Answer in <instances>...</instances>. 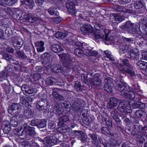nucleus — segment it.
I'll return each instance as SVG.
<instances>
[{"label":"nucleus","instance_id":"39448f33","mask_svg":"<svg viewBox=\"0 0 147 147\" xmlns=\"http://www.w3.org/2000/svg\"><path fill=\"white\" fill-rule=\"evenodd\" d=\"M119 78L120 79L119 80V82L115 86V89L122 93L127 92V84L123 81L122 76H120Z\"/></svg>","mask_w":147,"mask_h":147},{"label":"nucleus","instance_id":"a19ab883","mask_svg":"<svg viewBox=\"0 0 147 147\" xmlns=\"http://www.w3.org/2000/svg\"><path fill=\"white\" fill-rule=\"evenodd\" d=\"M37 125V127L39 129L44 128L47 125V121L43 119L39 120Z\"/></svg>","mask_w":147,"mask_h":147},{"label":"nucleus","instance_id":"8fccbe9b","mask_svg":"<svg viewBox=\"0 0 147 147\" xmlns=\"http://www.w3.org/2000/svg\"><path fill=\"white\" fill-rule=\"evenodd\" d=\"M28 100L31 101L32 100V98L27 97L25 96H21L20 97V102L22 104H26V102L28 101Z\"/></svg>","mask_w":147,"mask_h":147},{"label":"nucleus","instance_id":"aec40b11","mask_svg":"<svg viewBox=\"0 0 147 147\" xmlns=\"http://www.w3.org/2000/svg\"><path fill=\"white\" fill-rule=\"evenodd\" d=\"M125 92L121 93V95L127 99H133L135 98L136 93L134 92L129 90V91H128V92Z\"/></svg>","mask_w":147,"mask_h":147},{"label":"nucleus","instance_id":"72a5a7b5","mask_svg":"<svg viewBox=\"0 0 147 147\" xmlns=\"http://www.w3.org/2000/svg\"><path fill=\"white\" fill-rule=\"evenodd\" d=\"M24 114L26 118H29L33 116L32 110L30 109L27 108L24 109Z\"/></svg>","mask_w":147,"mask_h":147},{"label":"nucleus","instance_id":"7ed1b4c3","mask_svg":"<svg viewBox=\"0 0 147 147\" xmlns=\"http://www.w3.org/2000/svg\"><path fill=\"white\" fill-rule=\"evenodd\" d=\"M15 13L18 20L28 21L30 22H36L39 19L38 17H35L25 15L23 13L21 10L17 9L15 11Z\"/></svg>","mask_w":147,"mask_h":147},{"label":"nucleus","instance_id":"a211bd4d","mask_svg":"<svg viewBox=\"0 0 147 147\" xmlns=\"http://www.w3.org/2000/svg\"><path fill=\"white\" fill-rule=\"evenodd\" d=\"M80 30L84 34H88L92 33V27L90 25H85L81 27Z\"/></svg>","mask_w":147,"mask_h":147},{"label":"nucleus","instance_id":"bf43d9fd","mask_svg":"<svg viewBox=\"0 0 147 147\" xmlns=\"http://www.w3.org/2000/svg\"><path fill=\"white\" fill-rule=\"evenodd\" d=\"M14 132L16 135L19 136H22L24 132L25 133V131H24V130H19L18 129H15L14 130Z\"/></svg>","mask_w":147,"mask_h":147},{"label":"nucleus","instance_id":"412c9836","mask_svg":"<svg viewBox=\"0 0 147 147\" xmlns=\"http://www.w3.org/2000/svg\"><path fill=\"white\" fill-rule=\"evenodd\" d=\"M118 99L114 97L110 98L109 101L107 106L108 108L111 109L116 107L117 104Z\"/></svg>","mask_w":147,"mask_h":147},{"label":"nucleus","instance_id":"49530a36","mask_svg":"<svg viewBox=\"0 0 147 147\" xmlns=\"http://www.w3.org/2000/svg\"><path fill=\"white\" fill-rule=\"evenodd\" d=\"M57 82V80L53 78H48L46 80V83L47 85H51Z\"/></svg>","mask_w":147,"mask_h":147},{"label":"nucleus","instance_id":"ea45409f","mask_svg":"<svg viewBox=\"0 0 147 147\" xmlns=\"http://www.w3.org/2000/svg\"><path fill=\"white\" fill-rule=\"evenodd\" d=\"M111 115L116 121H119V119H117L118 117V113L117 110L114 109L111 112Z\"/></svg>","mask_w":147,"mask_h":147},{"label":"nucleus","instance_id":"0e129e2a","mask_svg":"<svg viewBox=\"0 0 147 147\" xmlns=\"http://www.w3.org/2000/svg\"><path fill=\"white\" fill-rule=\"evenodd\" d=\"M5 34L8 37H9L12 34V32L9 28H7L5 30Z\"/></svg>","mask_w":147,"mask_h":147},{"label":"nucleus","instance_id":"69168bd1","mask_svg":"<svg viewBox=\"0 0 147 147\" xmlns=\"http://www.w3.org/2000/svg\"><path fill=\"white\" fill-rule=\"evenodd\" d=\"M122 38L125 42H126L128 43H132L134 40L132 38H127L124 37H122Z\"/></svg>","mask_w":147,"mask_h":147},{"label":"nucleus","instance_id":"2eb2a0df","mask_svg":"<svg viewBox=\"0 0 147 147\" xmlns=\"http://www.w3.org/2000/svg\"><path fill=\"white\" fill-rule=\"evenodd\" d=\"M45 56L44 60L42 62V63L44 66L47 69H49L52 66L51 64V61L50 60V58L47 57V56H49V54L45 53L44 54Z\"/></svg>","mask_w":147,"mask_h":147},{"label":"nucleus","instance_id":"4d7b16f0","mask_svg":"<svg viewBox=\"0 0 147 147\" xmlns=\"http://www.w3.org/2000/svg\"><path fill=\"white\" fill-rule=\"evenodd\" d=\"M95 38L96 39H98L99 38L102 39L104 36V34L103 33L101 32H98L97 33H93Z\"/></svg>","mask_w":147,"mask_h":147},{"label":"nucleus","instance_id":"6e6d98bb","mask_svg":"<svg viewBox=\"0 0 147 147\" xmlns=\"http://www.w3.org/2000/svg\"><path fill=\"white\" fill-rule=\"evenodd\" d=\"M135 114L136 116L139 118H141L144 115V113L142 110H138L135 112Z\"/></svg>","mask_w":147,"mask_h":147},{"label":"nucleus","instance_id":"f8f14e48","mask_svg":"<svg viewBox=\"0 0 147 147\" xmlns=\"http://www.w3.org/2000/svg\"><path fill=\"white\" fill-rule=\"evenodd\" d=\"M48 102L45 99H41L36 102V108L40 110H46L47 109Z\"/></svg>","mask_w":147,"mask_h":147},{"label":"nucleus","instance_id":"6e6552de","mask_svg":"<svg viewBox=\"0 0 147 147\" xmlns=\"http://www.w3.org/2000/svg\"><path fill=\"white\" fill-rule=\"evenodd\" d=\"M100 75L99 74H95L89 80V82L91 85L95 86H99L102 83L101 80L100 78Z\"/></svg>","mask_w":147,"mask_h":147},{"label":"nucleus","instance_id":"e2e57ef3","mask_svg":"<svg viewBox=\"0 0 147 147\" xmlns=\"http://www.w3.org/2000/svg\"><path fill=\"white\" fill-rule=\"evenodd\" d=\"M39 120L38 119L32 120L30 122V125L32 126H36L37 127Z\"/></svg>","mask_w":147,"mask_h":147},{"label":"nucleus","instance_id":"2f4dec72","mask_svg":"<svg viewBox=\"0 0 147 147\" xmlns=\"http://www.w3.org/2000/svg\"><path fill=\"white\" fill-rule=\"evenodd\" d=\"M137 66L141 69L146 70L147 72V63L142 61H139L136 63Z\"/></svg>","mask_w":147,"mask_h":147},{"label":"nucleus","instance_id":"f704fd0d","mask_svg":"<svg viewBox=\"0 0 147 147\" xmlns=\"http://www.w3.org/2000/svg\"><path fill=\"white\" fill-rule=\"evenodd\" d=\"M5 124L4 122L2 124V127L4 133L5 134H8L11 130V127L9 123Z\"/></svg>","mask_w":147,"mask_h":147},{"label":"nucleus","instance_id":"cd10ccee","mask_svg":"<svg viewBox=\"0 0 147 147\" xmlns=\"http://www.w3.org/2000/svg\"><path fill=\"white\" fill-rule=\"evenodd\" d=\"M53 103V112L56 114H58L59 115L62 113L61 111L59 108L60 103L56 101H54Z\"/></svg>","mask_w":147,"mask_h":147},{"label":"nucleus","instance_id":"de8ad7c7","mask_svg":"<svg viewBox=\"0 0 147 147\" xmlns=\"http://www.w3.org/2000/svg\"><path fill=\"white\" fill-rule=\"evenodd\" d=\"M128 88L129 90L133 91L135 93L140 91V87L138 86L135 84H133L131 86H129Z\"/></svg>","mask_w":147,"mask_h":147},{"label":"nucleus","instance_id":"338daca9","mask_svg":"<svg viewBox=\"0 0 147 147\" xmlns=\"http://www.w3.org/2000/svg\"><path fill=\"white\" fill-rule=\"evenodd\" d=\"M74 132L76 135L78 136L79 137V138H80L82 135H84V134L82 131L80 130H74Z\"/></svg>","mask_w":147,"mask_h":147},{"label":"nucleus","instance_id":"680f3d73","mask_svg":"<svg viewBox=\"0 0 147 147\" xmlns=\"http://www.w3.org/2000/svg\"><path fill=\"white\" fill-rule=\"evenodd\" d=\"M61 20L62 19L61 18L58 17L53 18L51 21H53L55 24H58L60 23Z\"/></svg>","mask_w":147,"mask_h":147},{"label":"nucleus","instance_id":"4468645a","mask_svg":"<svg viewBox=\"0 0 147 147\" xmlns=\"http://www.w3.org/2000/svg\"><path fill=\"white\" fill-rule=\"evenodd\" d=\"M129 104L130 107L133 109L140 108L143 109L145 107V105L138 101L132 100L129 102Z\"/></svg>","mask_w":147,"mask_h":147},{"label":"nucleus","instance_id":"dca6fc26","mask_svg":"<svg viewBox=\"0 0 147 147\" xmlns=\"http://www.w3.org/2000/svg\"><path fill=\"white\" fill-rule=\"evenodd\" d=\"M127 107L126 105L124 102H121L119 103L117 109L119 111L121 112L130 113V110Z\"/></svg>","mask_w":147,"mask_h":147},{"label":"nucleus","instance_id":"9d476101","mask_svg":"<svg viewBox=\"0 0 147 147\" xmlns=\"http://www.w3.org/2000/svg\"><path fill=\"white\" fill-rule=\"evenodd\" d=\"M11 42L16 49H19L23 46V42L20 37L14 36L11 38Z\"/></svg>","mask_w":147,"mask_h":147},{"label":"nucleus","instance_id":"5701e85b","mask_svg":"<svg viewBox=\"0 0 147 147\" xmlns=\"http://www.w3.org/2000/svg\"><path fill=\"white\" fill-rule=\"evenodd\" d=\"M56 142V140L54 139L53 136H47L43 140V143L46 145H53Z\"/></svg>","mask_w":147,"mask_h":147},{"label":"nucleus","instance_id":"20e7f679","mask_svg":"<svg viewBox=\"0 0 147 147\" xmlns=\"http://www.w3.org/2000/svg\"><path fill=\"white\" fill-rule=\"evenodd\" d=\"M105 84L104 85V89L106 92L111 93L113 92V87L114 86L113 80L110 77L105 78Z\"/></svg>","mask_w":147,"mask_h":147},{"label":"nucleus","instance_id":"09e8293b","mask_svg":"<svg viewBox=\"0 0 147 147\" xmlns=\"http://www.w3.org/2000/svg\"><path fill=\"white\" fill-rule=\"evenodd\" d=\"M143 127L139 124L134 125L133 127V131L131 132H134V133H139L141 131Z\"/></svg>","mask_w":147,"mask_h":147},{"label":"nucleus","instance_id":"423d86ee","mask_svg":"<svg viewBox=\"0 0 147 147\" xmlns=\"http://www.w3.org/2000/svg\"><path fill=\"white\" fill-rule=\"evenodd\" d=\"M59 56L63 63L69 65V68H71V65L73 62V58L71 55L68 54L63 53Z\"/></svg>","mask_w":147,"mask_h":147},{"label":"nucleus","instance_id":"6ab92c4d","mask_svg":"<svg viewBox=\"0 0 147 147\" xmlns=\"http://www.w3.org/2000/svg\"><path fill=\"white\" fill-rule=\"evenodd\" d=\"M24 127L25 128L24 130L26 134L25 137L26 138L29 137V136L30 135H34L36 134V132L34 127L26 126H24Z\"/></svg>","mask_w":147,"mask_h":147},{"label":"nucleus","instance_id":"a18cd8bd","mask_svg":"<svg viewBox=\"0 0 147 147\" xmlns=\"http://www.w3.org/2000/svg\"><path fill=\"white\" fill-rule=\"evenodd\" d=\"M114 8L113 9H115L116 11H117V12L118 14H121V13H120V12H125L126 10V8L122 6L119 5H117L114 7Z\"/></svg>","mask_w":147,"mask_h":147},{"label":"nucleus","instance_id":"ddd939ff","mask_svg":"<svg viewBox=\"0 0 147 147\" xmlns=\"http://www.w3.org/2000/svg\"><path fill=\"white\" fill-rule=\"evenodd\" d=\"M133 5L135 8L140 9V11L141 13H142L146 10L144 2L140 0L134 1Z\"/></svg>","mask_w":147,"mask_h":147},{"label":"nucleus","instance_id":"58836bf2","mask_svg":"<svg viewBox=\"0 0 147 147\" xmlns=\"http://www.w3.org/2000/svg\"><path fill=\"white\" fill-rule=\"evenodd\" d=\"M105 53L106 55L105 58L106 60L108 61H115V59L113 56L111 55L110 51H105Z\"/></svg>","mask_w":147,"mask_h":147},{"label":"nucleus","instance_id":"b1692460","mask_svg":"<svg viewBox=\"0 0 147 147\" xmlns=\"http://www.w3.org/2000/svg\"><path fill=\"white\" fill-rule=\"evenodd\" d=\"M93 74L91 71L89 72L87 74H82L81 77L84 82L86 84L88 85L89 81H88V78L89 80L91 78Z\"/></svg>","mask_w":147,"mask_h":147},{"label":"nucleus","instance_id":"9b49d317","mask_svg":"<svg viewBox=\"0 0 147 147\" xmlns=\"http://www.w3.org/2000/svg\"><path fill=\"white\" fill-rule=\"evenodd\" d=\"M71 107L73 110L75 112H80L83 109L80 101L78 99H75L72 103Z\"/></svg>","mask_w":147,"mask_h":147},{"label":"nucleus","instance_id":"79ce46f5","mask_svg":"<svg viewBox=\"0 0 147 147\" xmlns=\"http://www.w3.org/2000/svg\"><path fill=\"white\" fill-rule=\"evenodd\" d=\"M102 31H103V34L105 35V40H106L105 42V44L107 45H109V43H107V42H108V41H111L112 40V39H111L108 36V35L109 33V30L106 29L105 28V29H104Z\"/></svg>","mask_w":147,"mask_h":147},{"label":"nucleus","instance_id":"864d4df0","mask_svg":"<svg viewBox=\"0 0 147 147\" xmlns=\"http://www.w3.org/2000/svg\"><path fill=\"white\" fill-rule=\"evenodd\" d=\"M70 44H72L73 45L75 46V47L77 49L79 48L82 46V43L80 42H75L74 40H71L69 41Z\"/></svg>","mask_w":147,"mask_h":147},{"label":"nucleus","instance_id":"774afa93","mask_svg":"<svg viewBox=\"0 0 147 147\" xmlns=\"http://www.w3.org/2000/svg\"><path fill=\"white\" fill-rule=\"evenodd\" d=\"M74 132L76 135L78 136L79 137V138H80L82 135H84V134L82 131L80 130H74Z\"/></svg>","mask_w":147,"mask_h":147},{"label":"nucleus","instance_id":"052dcab7","mask_svg":"<svg viewBox=\"0 0 147 147\" xmlns=\"http://www.w3.org/2000/svg\"><path fill=\"white\" fill-rule=\"evenodd\" d=\"M83 123L87 125H88L91 121L90 118L89 119L87 117H85L83 118Z\"/></svg>","mask_w":147,"mask_h":147},{"label":"nucleus","instance_id":"13d9d810","mask_svg":"<svg viewBox=\"0 0 147 147\" xmlns=\"http://www.w3.org/2000/svg\"><path fill=\"white\" fill-rule=\"evenodd\" d=\"M74 88L78 91H79L81 90V84L78 81H76L75 82L74 85Z\"/></svg>","mask_w":147,"mask_h":147},{"label":"nucleus","instance_id":"4be33fe9","mask_svg":"<svg viewBox=\"0 0 147 147\" xmlns=\"http://www.w3.org/2000/svg\"><path fill=\"white\" fill-rule=\"evenodd\" d=\"M69 119L67 116L64 115L59 119V121L58 123V125L61 126L69 122Z\"/></svg>","mask_w":147,"mask_h":147},{"label":"nucleus","instance_id":"4c0bfd02","mask_svg":"<svg viewBox=\"0 0 147 147\" xmlns=\"http://www.w3.org/2000/svg\"><path fill=\"white\" fill-rule=\"evenodd\" d=\"M52 94L53 97L57 99L58 100L60 101H63L64 100V98L63 96L59 94L57 92L53 91Z\"/></svg>","mask_w":147,"mask_h":147},{"label":"nucleus","instance_id":"37998d69","mask_svg":"<svg viewBox=\"0 0 147 147\" xmlns=\"http://www.w3.org/2000/svg\"><path fill=\"white\" fill-rule=\"evenodd\" d=\"M89 136L92 141L93 144L97 146L98 144V139L97 135L94 134H90Z\"/></svg>","mask_w":147,"mask_h":147},{"label":"nucleus","instance_id":"c9c22d12","mask_svg":"<svg viewBox=\"0 0 147 147\" xmlns=\"http://www.w3.org/2000/svg\"><path fill=\"white\" fill-rule=\"evenodd\" d=\"M0 54L2 55L3 57L6 60L10 62L14 61L11 55L4 52H1Z\"/></svg>","mask_w":147,"mask_h":147},{"label":"nucleus","instance_id":"393cba45","mask_svg":"<svg viewBox=\"0 0 147 147\" xmlns=\"http://www.w3.org/2000/svg\"><path fill=\"white\" fill-rule=\"evenodd\" d=\"M119 53L121 54L127 53L129 50V47L128 45L121 43L119 44Z\"/></svg>","mask_w":147,"mask_h":147},{"label":"nucleus","instance_id":"473e14b6","mask_svg":"<svg viewBox=\"0 0 147 147\" xmlns=\"http://www.w3.org/2000/svg\"><path fill=\"white\" fill-rule=\"evenodd\" d=\"M21 3L29 6V9L32 10L34 6V0H23L21 1Z\"/></svg>","mask_w":147,"mask_h":147},{"label":"nucleus","instance_id":"1a4fd4ad","mask_svg":"<svg viewBox=\"0 0 147 147\" xmlns=\"http://www.w3.org/2000/svg\"><path fill=\"white\" fill-rule=\"evenodd\" d=\"M77 3L76 0H71L66 2V7L69 12L71 14L75 13V6Z\"/></svg>","mask_w":147,"mask_h":147},{"label":"nucleus","instance_id":"f257e3e1","mask_svg":"<svg viewBox=\"0 0 147 147\" xmlns=\"http://www.w3.org/2000/svg\"><path fill=\"white\" fill-rule=\"evenodd\" d=\"M120 28L128 33L137 34L140 36V38L142 37L139 26L135 24L130 21H127L124 25L120 26Z\"/></svg>","mask_w":147,"mask_h":147},{"label":"nucleus","instance_id":"a878e982","mask_svg":"<svg viewBox=\"0 0 147 147\" xmlns=\"http://www.w3.org/2000/svg\"><path fill=\"white\" fill-rule=\"evenodd\" d=\"M51 50L54 52L58 53L63 50L62 47L59 44H53L51 46Z\"/></svg>","mask_w":147,"mask_h":147},{"label":"nucleus","instance_id":"3c124183","mask_svg":"<svg viewBox=\"0 0 147 147\" xmlns=\"http://www.w3.org/2000/svg\"><path fill=\"white\" fill-rule=\"evenodd\" d=\"M74 54L79 57H82L83 56L84 52L78 49H75L74 51Z\"/></svg>","mask_w":147,"mask_h":147},{"label":"nucleus","instance_id":"f03ea898","mask_svg":"<svg viewBox=\"0 0 147 147\" xmlns=\"http://www.w3.org/2000/svg\"><path fill=\"white\" fill-rule=\"evenodd\" d=\"M121 61L123 65L118 63L117 65L119 70L124 73H127L129 75L133 76L135 74L133 66L130 63L128 60L126 59H122Z\"/></svg>","mask_w":147,"mask_h":147},{"label":"nucleus","instance_id":"c756f323","mask_svg":"<svg viewBox=\"0 0 147 147\" xmlns=\"http://www.w3.org/2000/svg\"><path fill=\"white\" fill-rule=\"evenodd\" d=\"M101 133L106 136H108L111 138L114 136V134L111 133L108 128L106 127H102L101 128Z\"/></svg>","mask_w":147,"mask_h":147},{"label":"nucleus","instance_id":"0eeeda50","mask_svg":"<svg viewBox=\"0 0 147 147\" xmlns=\"http://www.w3.org/2000/svg\"><path fill=\"white\" fill-rule=\"evenodd\" d=\"M21 107L17 103H13L8 108V113L10 114L16 116L19 114L21 111Z\"/></svg>","mask_w":147,"mask_h":147},{"label":"nucleus","instance_id":"7c9ffc66","mask_svg":"<svg viewBox=\"0 0 147 147\" xmlns=\"http://www.w3.org/2000/svg\"><path fill=\"white\" fill-rule=\"evenodd\" d=\"M35 44L38 52H42L44 50V42L43 41H40L35 42Z\"/></svg>","mask_w":147,"mask_h":147},{"label":"nucleus","instance_id":"f3484780","mask_svg":"<svg viewBox=\"0 0 147 147\" xmlns=\"http://www.w3.org/2000/svg\"><path fill=\"white\" fill-rule=\"evenodd\" d=\"M71 129L67 125L61 126L58 128V131L63 135H67L71 132Z\"/></svg>","mask_w":147,"mask_h":147},{"label":"nucleus","instance_id":"5fc2aeb1","mask_svg":"<svg viewBox=\"0 0 147 147\" xmlns=\"http://www.w3.org/2000/svg\"><path fill=\"white\" fill-rule=\"evenodd\" d=\"M110 143V144L113 147H116L117 146H119L120 144L118 140L114 139L113 138H111V139Z\"/></svg>","mask_w":147,"mask_h":147},{"label":"nucleus","instance_id":"c85d7f7f","mask_svg":"<svg viewBox=\"0 0 147 147\" xmlns=\"http://www.w3.org/2000/svg\"><path fill=\"white\" fill-rule=\"evenodd\" d=\"M20 117L19 115H16L11 118L10 124L11 126L14 127H17L18 124V118Z\"/></svg>","mask_w":147,"mask_h":147},{"label":"nucleus","instance_id":"603ef678","mask_svg":"<svg viewBox=\"0 0 147 147\" xmlns=\"http://www.w3.org/2000/svg\"><path fill=\"white\" fill-rule=\"evenodd\" d=\"M112 18L116 19L119 22H121L124 20V18L122 16H115L114 14H112L110 15V19Z\"/></svg>","mask_w":147,"mask_h":147},{"label":"nucleus","instance_id":"e433bc0d","mask_svg":"<svg viewBox=\"0 0 147 147\" xmlns=\"http://www.w3.org/2000/svg\"><path fill=\"white\" fill-rule=\"evenodd\" d=\"M57 10V9L56 7H50L48 11L50 15L57 16L59 14V13Z\"/></svg>","mask_w":147,"mask_h":147},{"label":"nucleus","instance_id":"bb28decb","mask_svg":"<svg viewBox=\"0 0 147 147\" xmlns=\"http://www.w3.org/2000/svg\"><path fill=\"white\" fill-rule=\"evenodd\" d=\"M134 132H131V135L135 139L139 141L141 144H143L145 141V139L144 137L138 133H134Z\"/></svg>","mask_w":147,"mask_h":147},{"label":"nucleus","instance_id":"c03bdc74","mask_svg":"<svg viewBox=\"0 0 147 147\" xmlns=\"http://www.w3.org/2000/svg\"><path fill=\"white\" fill-rule=\"evenodd\" d=\"M16 53L17 55V57L20 59H26L27 58V56L25 54L23 51H17Z\"/></svg>","mask_w":147,"mask_h":147}]
</instances>
